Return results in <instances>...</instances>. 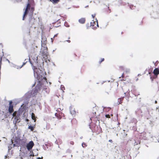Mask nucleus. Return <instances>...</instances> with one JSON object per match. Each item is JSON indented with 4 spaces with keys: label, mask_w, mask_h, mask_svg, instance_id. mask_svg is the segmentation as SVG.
<instances>
[{
    "label": "nucleus",
    "mask_w": 159,
    "mask_h": 159,
    "mask_svg": "<svg viewBox=\"0 0 159 159\" xmlns=\"http://www.w3.org/2000/svg\"><path fill=\"white\" fill-rule=\"evenodd\" d=\"M33 2V0H28V3L27 5L25 11L24 12L23 17L22 18L23 20H25V18L27 15L29 11H30V14L32 16L34 13V7H31V4Z\"/></svg>",
    "instance_id": "obj_1"
},
{
    "label": "nucleus",
    "mask_w": 159,
    "mask_h": 159,
    "mask_svg": "<svg viewBox=\"0 0 159 159\" xmlns=\"http://www.w3.org/2000/svg\"><path fill=\"white\" fill-rule=\"evenodd\" d=\"M32 67L34 71V76L40 82L41 80H42V79L43 71L40 68H37V67H39L38 65V66H33Z\"/></svg>",
    "instance_id": "obj_2"
},
{
    "label": "nucleus",
    "mask_w": 159,
    "mask_h": 159,
    "mask_svg": "<svg viewBox=\"0 0 159 159\" xmlns=\"http://www.w3.org/2000/svg\"><path fill=\"white\" fill-rule=\"evenodd\" d=\"M38 57L37 55H35L31 56V59H30V62L32 66H38L39 64L38 61Z\"/></svg>",
    "instance_id": "obj_3"
},
{
    "label": "nucleus",
    "mask_w": 159,
    "mask_h": 159,
    "mask_svg": "<svg viewBox=\"0 0 159 159\" xmlns=\"http://www.w3.org/2000/svg\"><path fill=\"white\" fill-rule=\"evenodd\" d=\"M97 107L95 106L93 107V109L90 111L89 114V117L91 120H93L94 119L97 118L96 115V112L97 111Z\"/></svg>",
    "instance_id": "obj_4"
},
{
    "label": "nucleus",
    "mask_w": 159,
    "mask_h": 159,
    "mask_svg": "<svg viewBox=\"0 0 159 159\" xmlns=\"http://www.w3.org/2000/svg\"><path fill=\"white\" fill-rule=\"evenodd\" d=\"M34 145L33 142L32 141H30L26 145V148L28 151L31 150Z\"/></svg>",
    "instance_id": "obj_5"
},
{
    "label": "nucleus",
    "mask_w": 159,
    "mask_h": 159,
    "mask_svg": "<svg viewBox=\"0 0 159 159\" xmlns=\"http://www.w3.org/2000/svg\"><path fill=\"white\" fill-rule=\"evenodd\" d=\"M41 85L40 84H38L35 87L34 89V90L33 93H36L38 92L40 90Z\"/></svg>",
    "instance_id": "obj_6"
},
{
    "label": "nucleus",
    "mask_w": 159,
    "mask_h": 159,
    "mask_svg": "<svg viewBox=\"0 0 159 159\" xmlns=\"http://www.w3.org/2000/svg\"><path fill=\"white\" fill-rule=\"evenodd\" d=\"M90 26L92 27V28L93 29L96 28L97 27H98V22L93 21L92 22H90Z\"/></svg>",
    "instance_id": "obj_7"
},
{
    "label": "nucleus",
    "mask_w": 159,
    "mask_h": 159,
    "mask_svg": "<svg viewBox=\"0 0 159 159\" xmlns=\"http://www.w3.org/2000/svg\"><path fill=\"white\" fill-rule=\"evenodd\" d=\"M9 106L8 109V111L10 113H11L14 110L13 108V106L12 104V102L11 101L9 102Z\"/></svg>",
    "instance_id": "obj_8"
},
{
    "label": "nucleus",
    "mask_w": 159,
    "mask_h": 159,
    "mask_svg": "<svg viewBox=\"0 0 159 159\" xmlns=\"http://www.w3.org/2000/svg\"><path fill=\"white\" fill-rule=\"evenodd\" d=\"M29 21V26H33V25H34L35 23V19H34L32 18L30 19Z\"/></svg>",
    "instance_id": "obj_9"
},
{
    "label": "nucleus",
    "mask_w": 159,
    "mask_h": 159,
    "mask_svg": "<svg viewBox=\"0 0 159 159\" xmlns=\"http://www.w3.org/2000/svg\"><path fill=\"white\" fill-rule=\"evenodd\" d=\"M153 73L155 75L156 77L154 78H157V75L158 74H159V69L158 68H155L153 71Z\"/></svg>",
    "instance_id": "obj_10"
},
{
    "label": "nucleus",
    "mask_w": 159,
    "mask_h": 159,
    "mask_svg": "<svg viewBox=\"0 0 159 159\" xmlns=\"http://www.w3.org/2000/svg\"><path fill=\"white\" fill-rule=\"evenodd\" d=\"M119 78L120 79V81H125L126 80V78L125 77L124 73L122 74L121 77H119Z\"/></svg>",
    "instance_id": "obj_11"
},
{
    "label": "nucleus",
    "mask_w": 159,
    "mask_h": 159,
    "mask_svg": "<svg viewBox=\"0 0 159 159\" xmlns=\"http://www.w3.org/2000/svg\"><path fill=\"white\" fill-rule=\"evenodd\" d=\"M19 115L17 114V115L15 117L14 119L16 120V122H20Z\"/></svg>",
    "instance_id": "obj_12"
},
{
    "label": "nucleus",
    "mask_w": 159,
    "mask_h": 159,
    "mask_svg": "<svg viewBox=\"0 0 159 159\" xmlns=\"http://www.w3.org/2000/svg\"><path fill=\"white\" fill-rule=\"evenodd\" d=\"M79 21L81 24H84L85 22V18H81L79 20Z\"/></svg>",
    "instance_id": "obj_13"
},
{
    "label": "nucleus",
    "mask_w": 159,
    "mask_h": 159,
    "mask_svg": "<svg viewBox=\"0 0 159 159\" xmlns=\"http://www.w3.org/2000/svg\"><path fill=\"white\" fill-rule=\"evenodd\" d=\"M31 118L32 119L34 120V122H36V119L35 116L34 114L33 113H32L31 114Z\"/></svg>",
    "instance_id": "obj_14"
},
{
    "label": "nucleus",
    "mask_w": 159,
    "mask_h": 159,
    "mask_svg": "<svg viewBox=\"0 0 159 159\" xmlns=\"http://www.w3.org/2000/svg\"><path fill=\"white\" fill-rule=\"evenodd\" d=\"M55 116L59 120L61 119V117L60 114L57 113H55Z\"/></svg>",
    "instance_id": "obj_15"
},
{
    "label": "nucleus",
    "mask_w": 159,
    "mask_h": 159,
    "mask_svg": "<svg viewBox=\"0 0 159 159\" xmlns=\"http://www.w3.org/2000/svg\"><path fill=\"white\" fill-rule=\"evenodd\" d=\"M124 99V97L119 98L118 99V102H119L118 104H121L123 100Z\"/></svg>",
    "instance_id": "obj_16"
},
{
    "label": "nucleus",
    "mask_w": 159,
    "mask_h": 159,
    "mask_svg": "<svg viewBox=\"0 0 159 159\" xmlns=\"http://www.w3.org/2000/svg\"><path fill=\"white\" fill-rule=\"evenodd\" d=\"M50 1L52 2L53 3H57L60 1V0H49Z\"/></svg>",
    "instance_id": "obj_17"
},
{
    "label": "nucleus",
    "mask_w": 159,
    "mask_h": 159,
    "mask_svg": "<svg viewBox=\"0 0 159 159\" xmlns=\"http://www.w3.org/2000/svg\"><path fill=\"white\" fill-rule=\"evenodd\" d=\"M44 51H42L41 52H42V53L43 55H45L46 53L47 52V48H46L45 49H44Z\"/></svg>",
    "instance_id": "obj_18"
},
{
    "label": "nucleus",
    "mask_w": 159,
    "mask_h": 159,
    "mask_svg": "<svg viewBox=\"0 0 159 159\" xmlns=\"http://www.w3.org/2000/svg\"><path fill=\"white\" fill-rule=\"evenodd\" d=\"M28 128L30 129L31 131H33L34 129V127L31 125L29 126Z\"/></svg>",
    "instance_id": "obj_19"
},
{
    "label": "nucleus",
    "mask_w": 159,
    "mask_h": 159,
    "mask_svg": "<svg viewBox=\"0 0 159 159\" xmlns=\"http://www.w3.org/2000/svg\"><path fill=\"white\" fill-rule=\"evenodd\" d=\"M16 114L17 112L16 111H14L12 114L13 116V117H15L17 115Z\"/></svg>",
    "instance_id": "obj_20"
},
{
    "label": "nucleus",
    "mask_w": 159,
    "mask_h": 159,
    "mask_svg": "<svg viewBox=\"0 0 159 159\" xmlns=\"http://www.w3.org/2000/svg\"><path fill=\"white\" fill-rule=\"evenodd\" d=\"M104 58H102V59H101V61H99V64H100L102 62V61H104Z\"/></svg>",
    "instance_id": "obj_21"
},
{
    "label": "nucleus",
    "mask_w": 159,
    "mask_h": 159,
    "mask_svg": "<svg viewBox=\"0 0 159 159\" xmlns=\"http://www.w3.org/2000/svg\"><path fill=\"white\" fill-rule=\"evenodd\" d=\"M159 63V61H156V62L154 63V65L155 66H157L158 64Z\"/></svg>",
    "instance_id": "obj_22"
},
{
    "label": "nucleus",
    "mask_w": 159,
    "mask_h": 159,
    "mask_svg": "<svg viewBox=\"0 0 159 159\" xmlns=\"http://www.w3.org/2000/svg\"><path fill=\"white\" fill-rule=\"evenodd\" d=\"M82 147L84 148L85 147L87 146V145L85 143H83L82 144Z\"/></svg>",
    "instance_id": "obj_23"
},
{
    "label": "nucleus",
    "mask_w": 159,
    "mask_h": 159,
    "mask_svg": "<svg viewBox=\"0 0 159 159\" xmlns=\"http://www.w3.org/2000/svg\"><path fill=\"white\" fill-rule=\"evenodd\" d=\"M105 116L106 118H110V115H109V114L106 115H105Z\"/></svg>",
    "instance_id": "obj_24"
},
{
    "label": "nucleus",
    "mask_w": 159,
    "mask_h": 159,
    "mask_svg": "<svg viewBox=\"0 0 159 159\" xmlns=\"http://www.w3.org/2000/svg\"><path fill=\"white\" fill-rule=\"evenodd\" d=\"M120 68L122 70H124V69H125V68H124V67H123V66H120Z\"/></svg>",
    "instance_id": "obj_25"
},
{
    "label": "nucleus",
    "mask_w": 159,
    "mask_h": 159,
    "mask_svg": "<svg viewBox=\"0 0 159 159\" xmlns=\"http://www.w3.org/2000/svg\"><path fill=\"white\" fill-rule=\"evenodd\" d=\"M70 143L71 145H73L74 144V143L73 141H71L70 142Z\"/></svg>",
    "instance_id": "obj_26"
},
{
    "label": "nucleus",
    "mask_w": 159,
    "mask_h": 159,
    "mask_svg": "<svg viewBox=\"0 0 159 159\" xmlns=\"http://www.w3.org/2000/svg\"><path fill=\"white\" fill-rule=\"evenodd\" d=\"M42 78H43V79H44L46 81V80H47V78H46V77H42Z\"/></svg>",
    "instance_id": "obj_27"
},
{
    "label": "nucleus",
    "mask_w": 159,
    "mask_h": 159,
    "mask_svg": "<svg viewBox=\"0 0 159 159\" xmlns=\"http://www.w3.org/2000/svg\"><path fill=\"white\" fill-rule=\"evenodd\" d=\"M109 142H111V143H112V141L111 139H110L109 140Z\"/></svg>",
    "instance_id": "obj_28"
},
{
    "label": "nucleus",
    "mask_w": 159,
    "mask_h": 159,
    "mask_svg": "<svg viewBox=\"0 0 159 159\" xmlns=\"http://www.w3.org/2000/svg\"><path fill=\"white\" fill-rule=\"evenodd\" d=\"M92 16L93 17V18H94V17H95V15H92Z\"/></svg>",
    "instance_id": "obj_29"
},
{
    "label": "nucleus",
    "mask_w": 159,
    "mask_h": 159,
    "mask_svg": "<svg viewBox=\"0 0 159 159\" xmlns=\"http://www.w3.org/2000/svg\"><path fill=\"white\" fill-rule=\"evenodd\" d=\"M138 143H136V142H135V143H134V145H138Z\"/></svg>",
    "instance_id": "obj_30"
},
{
    "label": "nucleus",
    "mask_w": 159,
    "mask_h": 159,
    "mask_svg": "<svg viewBox=\"0 0 159 159\" xmlns=\"http://www.w3.org/2000/svg\"><path fill=\"white\" fill-rule=\"evenodd\" d=\"M68 42L69 43H70V40H67L66 41Z\"/></svg>",
    "instance_id": "obj_31"
},
{
    "label": "nucleus",
    "mask_w": 159,
    "mask_h": 159,
    "mask_svg": "<svg viewBox=\"0 0 159 159\" xmlns=\"http://www.w3.org/2000/svg\"><path fill=\"white\" fill-rule=\"evenodd\" d=\"M43 159V157H42L41 158L39 157L37 159Z\"/></svg>",
    "instance_id": "obj_32"
},
{
    "label": "nucleus",
    "mask_w": 159,
    "mask_h": 159,
    "mask_svg": "<svg viewBox=\"0 0 159 159\" xmlns=\"http://www.w3.org/2000/svg\"><path fill=\"white\" fill-rule=\"evenodd\" d=\"M19 159H23V158L21 157H19Z\"/></svg>",
    "instance_id": "obj_33"
},
{
    "label": "nucleus",
    "mask_w": 159,
    "mask_h": 159,
    "mask_svg": "<svg viewBox=\"0 0 159 159\" xmlns=\"http://www.w3.org/2000/svg\"><path fill=\"white\" fill-rule=\"evenodd\" d=\"M51 40H52V42L53 40V39L52 38H51Z\"/></svg>",
    "instance_id": "obj_34"
},
{
    "label": "nucleus",
    "mask_w": 159,
    "mask_h": 159,
    "mask_svg": "<svg viewBox=\"0 0 159 159\" xmlns=\"http://www.w3.org/2000/svg\"><path fill=\"white\" fill-rule=\"evenodd\" d=\"M155 103H157V101H155Z\"/></svg>",
    "instance_id": "obj_35"
},
{
    "label": "nucleus",
    "mask_w": 159,
    "mask_h": 159,
    "mask_svg": "<svg viewBox=\"0 0 159 159\" xmlns=\"http://www.w3.org/2000/svg\"><path fill=\"white\" fill-rule=\"evenodd\" d=\"M30 156H34V154H33V155H31Z\"/></svg>",
    "instance_id": "obj_36"
},
{
    "label": "nucleus",
    "mask_w": 159,
    "mask_h": 159,
    "mask_svg": "<svg viewBox=\"0 0 159 159\" xmlns=\"http://www.w3.org/2000/svg\"><path fill=\"white\" fill-rule=\"evenodd\" d=\"M55 27H58L59 26H54Z\"/></svg>",
    "instance_id": "obj_37"
},
{
    "label": "nucleus",
    "mask_w": 159,
    "mask_h": 159,
    "mask_svg": "<svg viewBox=\"0 0 159 159\" xmlns=\"http://www.w3.org/2000/svg\"><path fill=\"white\" fill-rule=\"evenodd\" d=\"M26 121H29V120L28 119H26Z\"/></svg>",
    "instance_id": "obj_38"
},
{
    "label": "nucleus",
    "mask_w": 159,
    "mask_h": 159,
    "mask_svg": "<svg viewBox=\"0 0 159 159\" xmlns=\"http://www.w3.org/2000/svg\"><path fill=\"white\" fill-rule=\"evenodd\" d=\"M0 44L2 46V43H0Z\"/></svg>",
    "instance_id": "obj_39"
},
{
    "label": "nucleus",
    "mask_w": 159,
    "mask_h": 159,
    "mask_svg": "<svg viewBox=\"0 0 159 159\" xmlns=\"http://www.w3.org/2000/svg\"><path fill=\"white\" fill-rule=\"evenodd\" d=\"M74 55H75V56H77V55H76L75 54H74Z\"/></svg>",
    "instance_id": "obj_40"
},
{
    "label": "nucleus",
    "mask_w": 159,
    "mask_h": 159,
    "mask_svg": "<svg viewBox=\"0 0 159 159\" xmlns=\"http://www.w3.org/2000/svg\"><path fill=\"white\" fill-rule=\"evenodd\" d=\"M57 35H55L54 37H53V38H54L55 37V36H56Z\"/></svg>",
    "instance_id": "obj_41"
},
{
    "label": "nucleus",
    "mask_w": 159,
    "mask_h": 159,
    "mask_svg": "<svg viewBox=\"0 0 159 159\" xmlns=\"http://www.w3.org/2000/svg\"><path fill=\"white\" fill-rule=\"evenodd\" d=\"M111 116H113V115H112V114H111Z\"/></svg>",
    "instance_id": "obj_42"
},
{
    "label": "nucleus",
    "mask_w": 159,
    "mask_h": 159,
    "mask_svg": "<svg viewBox=\"0 0 159 159\" xmlns=\"http://www.w3.org/2000/svg\"><path fill=\"white\" fill-rule=\"evenodd\" d=\"M140 143V142H139V143Z\"/></svg>",
    "instance_id": "obj_43"
}]
</instances>
